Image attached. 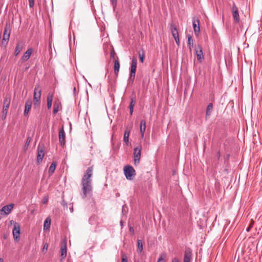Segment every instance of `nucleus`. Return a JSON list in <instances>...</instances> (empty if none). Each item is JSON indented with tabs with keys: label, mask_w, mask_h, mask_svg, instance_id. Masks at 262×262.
Returning a JSON list of instances; mask_svg holds the SVG:
<instances>
[{
	"label": "nucleus",
	"mask_w": 262,
	"mask_h": 262,
	"mask_svg": "<svg viewBox=\"0 0 262 262\" xmlns=\"http://www.w3.org/2000/svg\"><path fill=\"white\" fill-rule=\"evenodd\" d=\"M134 106H132V105L129 106V111H130V114L131 115L133 114V111H134Z\"/></svg>",
	"instance_id": "4c0bfd02"
},
{
	"label": "nucleus",
	"mask_w": 262,
	"mask_h": 262,
	"mask_svg": "<svg viewBox=\"0 0 262 262\" xmlns=\"http://www.w3.org/2000/svg\"><path fill=\"white\" fill-rule=\"evenodd\" d=\"M172 262H178V259H177L175 258L174 259H173V260H172Z\"/></svg>",
	"instance_id": "de8ad7c7"
},
{
	"label": "nucleus",
	"mask_w": 262,
	"mask_h": 262,
	"mask_svg": "<svg viewBox=\"0 0 262 262\" xmlns=\"http://www.w3.org/2000/svg\"><path fill=\"white\" fill-rule=\"evenodd\" d=\"M120 224H121V225H122V221L120 222Z\"/></svg>",
	"instance_id": "603ef678"
},
{
	"label": "nucleus",
	"mask_w": 262,
	"mask_h": 262,
	"mask_svg": "<svg viewBox=\"0 0 262 262\" xmlns=\"http://www.w3.org/2000/svg\"><path fill=\"white\" fill-rule=\"evenodd\" d=\"M33 52L32 48L28 49L22 56L21 60L23 62L27 61L30 57Z\"/></svg>",
	"instance_id": "2eb2a0df"
},
{
	"label": "nucleus",
	"mask_w": 262,
	"mask_h": 262,
	"mask_svg": "<svg viewBox=\"0 0 262 262\" xmlns=\"http://www.w3.org/2000/svg\"><path fill=\"white\" fill-rule=\"evenodd\" d=\"M130 134V130L126 129L124 133L123 141L125 143L126 145L129 143V136Z\"/></svg>",
	"instance_id": "412c9836"
},
{
	"label": "nucleus",
	"mask_w": 262,
	"mask_h": 262,
	"mask_svg": "<svg viewBox=\"0 0 262 262\" xmlns=\"http://www.w3.org/2000/svg\"><path fill=\"white\" fill-rule=\"evenodd\" d=\"M71 211H73V208H72L71 209Z\"/></svg>",
	"instance_id": "3c124183"
},
{
	"label": "nucleus",
	"mask_w": 262,
	"mask_h": 262,
	"mask_svg": "<svg viewBox=\"0 0 262 262\" xmlns=\"http://www.w3.org/2000/svg\"><path fill=\"white\" fill-rule=\"evenodd\" d=\"M22 46L18 43L17 44L16 47H15V52H14V54H15V56H17L19 53L20 52H21V51L22 50Z\"/></svg>",
	"instance_id": "cd10ccee"
},
{
	"label": "nucleus",
	"mask_w": 262,
	"mask_h": 262,
	"mask_svg": "<svg viewBox=\"0 0 262 262\" xmlns=\"http://www.w3.org/2000/svg\"><path fill=\"white\" fill-rule=\"evenodd\" d=\"M41 90L39 85H36L34 90V101L35 103L38 102L40 99Z\"/></svg>",
	"instance_id": "6e6552de"
},
{
	"label": "nucleus",
	"mask_w": 262,
	"mask_h": 262,
	"mask_svg": "<svg viewBox=\"0 0 262 262\" xmlns=\"http://www.w3.org/2000/svg\"><path fill=\"white\" fill-rule=\"evenodd\" d=\"M141 149V146L139 145L134 149V163L135 165L139 164L140 162Z\"/></svg>",
	"instance_id": "20e7f679"
},
{
	"label": "nucleus",
	"mask_w": 262,
	"mask_h": 262,
	"mask_svg": "<svg viewBox=\"0 0 262 262\" xmlns=\"http://www.w3.org/2000/svg\"><path fill=\"white\" fill-rule=\"evenodd\" d=\"M137 61L136 58H133L132 60L129 80L133 82L135 77Z\"/></svg>",
	"instance_id": "7ed1b4c3"
},
{
	"label": "nucleus",
	"mask_w": 262,
	"mask_h": 262,
	"mask_svg": "<svg viewBox=\"0 0 262 262\" xmlns=\"http://www.w3.org/2000/svg\"><path fill=\"white\" fill-rule=\"evenodd\" d=\"M192 253L190 248H186L184 256V262H190L192 259Z\"/></svg>",
	"instance_id": "9b49d317"
},
{
	"label": "nucleus",
	"mask_w": 262,
	"mask_h": 262,
	"mask_svg": "<svg viewBox=\"0 0 262 262\" xmlns=\"http://www.w3.org/2000/svg\"><path fill=\"white\" fill-rule=\"evenodd\" d=\"M170 28L174 39L179 37V33L176 26L174 24H171Z\"/></svg>",
	"instance_id": "a211bd4d"
},
{
	"label": "nucleus",
	"mask_w": 262,
	"mask_h": 262,
	"mask_svg": "<svg viewBox=\"0 0 262 262\" xmlns=\"http://www.w3.org/2000/svg\"><path fill=\"white\" fill-rule=\"evenodd\" d=\"M111 2L113 6H115L117 4V0H111Z\"/></svg>",
	"instance_id": "79ce46f5"
},
{
	"label": "nucleus",
	"mask_w": 262,
	"mask_h": 262,
	"mask_svg": "<svg viewBox=\"0 0 262 262\" xmlns=\"http://www.w3.org/2000/svg\"><path fill=\"white\" fill-rule=\"evenodd\" d=\"M121 262H127V257L125 254H122V261Z\"/></svg>",
	"instance_id": "f704fd0d"
},
{
	"label": "nucleus",
	"mask_w": 262,
	"mask_h": 262,
	"mask_svg": "<svg viewBox=\"0 0 262 262\" xmlns=\"http://www.w3.org/2000/svg\"><path fill=\"white\" fill-rule=\"evenodd\" d=\"M67 256V242L64 240L62 242V247H61V257L62 258H65Z\"/></svg>",
	"instance_id": "dca6fc26"
},
{
	"label": "nucleus",
	"mask_w": 262,
	"mask_h": 262,
	"mask_svg": "<svg viewBox=\"0 0 262 262\" xmlns=\"http://www.w3.org/2000/svg\"><path fill=\"white\" fill-rule=\"evenodd\" d=\"M32 101L31 100H28L26 101L25 103V108L24 112V114L25 116L28 115L30 110L32 106Z\"/></svg>",
	"instance_id": "6ab92c4d"
},
{
	"label": "nucleus",
	"mask_w": 262,
	"mask_h": 262,
	"mask_svg": "<svg viewBox=\"0 0 262 262\" xmlns=\"http://www.w3.org/2000/svg\"><path fill=\"white\" fill-rule=\"evenodd\" d=\"M137 245H138V250L139 252H142L143 250V243L141 239L137 240Z\"/></svg>",
	"instance_id": "c85d7f7f"
},
{
	"label": "nucleus",
	"mask_w": 262,
	"mask_h": 262,
	"mask_svg": "<svg viewBox=\"0 0 262 262\" xmlns=\"http://www.w3.org/2000/svg\"><path fill=\"white\" fill-rule=\"evenodd\" d=\"M66 135L63 127L61 128L59 132V142L61 146H63L65 144Z\"/></svg>",
	"instance_id": "f8f14e48"
},
{
	"label": "nucleus",
	"mask_w": 262,
	"mask_h": 262,
	"mask_svg": "<svg viewBox=\"0 0 262 262\" xmlns=\"http://www.w3.org/2000/svg\"><path fill=\"white\" fill-rule=\"evenodd\" d=\"M12 233L14 241L18 242L20 239V226L19 224L15 223L14 224Z\"/></svg>",
	"instance_id": "39448f33"
},
{
	"label": "nucleus",
	"mask_w": 262,
	"mask_h": 262,
	"mask_svg": "<svg viewBox=\"0 0 262 262\" xmlns=\"http://www.w3.org/2000/svg\"><path fill=\"white\" fill-rule=\"evenodd\" d=\"M115 53L114 51L113 50L111 52V57L114 58L115 57Z\"/></svg>",
	"instance_id": "a19ab883"
},
{
	"label": "nucleus",
	"mask_w": 262,
	"mask_h": 262,
	"mask_svg": "<svg viewBox=\"0 0 262 262\" xmlns=\"http://www.w3.org/2000/svg\"><path fill=\"white\" fill-rule=\"evenodd\" d=\"M11 101L10 97H6L4 98V105L3 107V113H4V115H5V118L6 117L7 112L10 106Z\"/></svg>",
	"instance_id": "1a4fd4ad"
},
{
	"label": "nucleus",
	"mask_w": 262,
	"mask_h": 262,
	"mask_svg": "<svg viewBox=\"0 0 262 262\" xmlns=\"http://www.w3.org/2000/svg\"><path fill=\"white\" fill-rule=\"evenodd\" d=\"M0 262H3V259L2 258H0Z\"/></svg>",
	"instance_id": "8fccbe9b"
},
{
	"label": "nucleus",
	"mask_w": 262,
	"mask_h": 262,
	"mask_svg": "<svg viewBox=\"0 0 262 262\" xmlns=\"http://www.w3.org/2000/svg\"><path fill=\"white\" fill-rule=\"evenodd\" d=\"M56 166V163L55 162H52L49 169V173L50 175H52L54 172Z\"/></svg>",
	"instance_id": "a878e982"
},
{
	"label": "nucleus",
	"mask_w": 262,
	"mask_h": 262,
	"mask_svg": "<svg viewBox=\"0 0 262 262\" xmlns=\"http://www.w3.org/2000/svg\"><path fill=\"white\" fill-rule=\"evenodd\" d=\"M253 224V223L250 224L249 227L246 229L247 231L248 232L250 231L251 228L252 227Z\"/></svg>",
	"instance_id": "c03bdc74"
},
{
	"label": "nucleus",
	"mask_w": 262,
	"mask_h": 262,
	"mask_svg": "<svg viewBox=\"0 0 262 262\" xmlns=\"http://www.w3.org/2000/svg\"><path fill=\"white\" fill-rule=\"evenodd\" d=\"M188 46L190 49V50H191V49L193 47V39L192 37L190 35H188Z\"/></svg>",
	"instance_id": "bb28decb"
},
{
	"label": "nucleus",
	"mask_w": 262,
	"mask_h": 262,
	"mask_svg": "<svg viewBox=\"0 0 262 262\" xmlns=\"http://www.w3.org/2000/svg\"><path fill=\"white\" fill-rule=\"evenodd\" d=\"M195 53L198 60H201L204 58L203 54L202 48L200 45H198L195 47Z\"/></svg>",
	"instance_id": "ddd939ff"
},
{
	"label": "nucleus",
	"mask_w": 262,
	"mask_h": 262,
	"mask_svg": "<svg viewBox=\"0 0 262 262\" xmlns=\"http://www.w3.org/2000/svg\"><path fill=\"white\" fill-rule=\"evenodd\" d=\"M29 4V7L30 8H33L34 5V0H28Z\"/></svg>",
	"instance_id": "c9c22d12"
},
{
	"label": "nucleus",
	"mask_w": 262,
	"mask_h": 262,
	"mask_svg": "<svg viewBox=\"0 0 262 262\" xmlns=\"http://www.w3.org/2000/svg\"><path fill=\"white\" fill-rule=\"evenodd\" d=\"M93 167H88L81 179L82 185V198L85 199L87 195L92 191V180Z\"/></svg>",
	"instance_id": "f257e3e1"
},
{
	"label": "nucleus",
	"mask_w": 262,
	"mask_h": 262,
	"mask_svg": "<svg viewBox=\"0 0 262 262\" xmlns=\"http://www.w3.org/2000/svg\"><path fill=\"white\" fill-rule=\"evenodd\" d=\"M2 118L3 119H5V115H4V113H3V115H2Z\"/></svg>",
	"instance_id": "09e8293b"
},
{
	"label": "nucleus",
	"mask_w": 262,
	"mask_h": 262,
	"mask_svg": "<svg viewBox=\"0 0 262 262\" xmlns=\"http://www.w3.org/2000/svg\"><path fill=\"white\" fill-rule=\"evenodd\" d=\"M128 212V208L126 204L122 206V212L123 215H125Z\"/></svg>",
	"instance_id": "7c9ffc66"
},
{
	"label": "nucleus",
	"mask_w": 262,
	"mask_h": 262,
	"mask_svg": "<svg viewBox=\"0 0 262 262\" xmlns=\"http://www.w3.org/2000/svg\"><path fill=\"white\" fill-rule=\"evenodd\" d=\"M146 129V122L144 120H142L140 121V132L141 134L142 137L144 136V132Z\"/></svg>",
	"instance_id": "5701e85b"
},
{
	"label": "nucleus",
	"mask_w": 262,
	"mask_h": 262,
	"mask_svg": "<svg viewBox=\"0 0 262 262\" xmlns=\"http://www.w3.org/2000/svg\"><path fill=\"white\" fill-rule=\"evenodd\" d=\"M130 100H131V101L130 102L129 105H132V106H135V103H136V97L132 96L130 97Z\"/></svg>",
	"instance_id": "72a5a7b5"
},
{
	"label": "nucleus",
	"mask_w": 262,
	"mask_h": 262,
	"mask_svg": "<svg viewBox=\"0 0 262 262\" xmlns=\"http://www.w3.org/2000/svg\"><path fill=\"white\" fill-rule=\"evenodd\" d=\"M174 40H175V41L177 43V45L179 46H180V40H179V37H178V38H174Z\"/></svg>",
	"instance_id": "ea45409f"
},
{
	"label": "nucleus",
	"mask_w": 262,
	"mask_h": 262,
	"mask_svg": "<svg viewBox=\"0 0 262 262\" xmlns=\"http://www.w3.org/2000/svg\"><path fill=\"white\" fill-rule=\"evenodd\" d=\"M47 202H48V198H43V204H46V203H47Z\"/></svg>",
	"instance_id": "a18cd8bd"
},
{
	"label": "nucleus",
	"mask_w": 262,
	"mask_h": 262,
	"mask_svg": "<svg viewBox=\"0 0 262 262\" xmlns=\"http://www.w3.org/2000/svg\"><path fill=\"white\" fill-rule=\"evenodd\" d=\"M139 58H140V61L141 62H143V61H144V52H142V53H141L140 51L139 52Z\"/></svg>",
	"instance_id": "2f4dec72"
},
{
	"label": "nucleus",
	"mask_w": 262,
	"mask_h": 262,
	"mask_svg": "<svg viewBox=\"0 0 262 262\" xmlns=\"http://www.w3.org/2000/svg\"><path fill=\"white\" fill-rule=\"evenodd\" d=\"M124 173L126 178L128 180H133L136 176V171L133 166L126 165L124 167Z\"/></svg>",
	"instance_id": "f03ea898"
},
{
	"label": "nucleus",
	"mask_w": 262,
	"mask_h": 262,
	"mask_svg": "<svg viewBox=\"0 0 262 262\" xmlns=\"http://www.w3.org/2000/svg\"><path fill=\"white\" fill-rule=\"evenodd\" d=\"M14 207L13 204H10L9 205L4 206L0 210V213L4 215L9 214Z\"/></svg>",
	"instance_id": "9d476101"
},
{
	"label": "nucleus",
	"mask_w": 262,
	"mask_h": 262,
	"mask_svg": "<svg viewBox=\"0 0 262 262\" xmlns=\"http://www.w3.org/2000/svg\"><path fill=\"white\" fill-rule=\"evenodd\" d=\"M30 142H31V138H30V137L27 138L25 145L26 146H28L29 144H30Z\"/></svg>",
	"instance_id": "58836bf2"
},
{
	"label": "nucleus",
	"mask_w": 262,
	"mask_h": 262,
	"mask_svg": "<svg viewBox=\"0 0 262 262\" xmlns=\"http://www.w3.org/2000/svg\"><path fill=\"white\" fill-rule=\"evenodd\" d=\"M53 99V94L49 93L47 96V107L48 110L51 108Z\"/></svg>",
	"instance_id": "aec40b11"
},
{
	"label": "nucleus",
	"mask_w": 262,
	"mask_h": 262,
	"mask_svg": "<svg viewBox=\"0 0 262 262\" xmlns=\"http://www.w3.org/2000/svg\"><path fill=\"white\" fill-rule=\"evenodd\" d=\"M45 156L44 149L43 147H38V153L37 156V162L38 163H40Z\"/></svg>",
	"instance_id": "4468645a"
},
{
	"label": "nucleus",
	"mask_w": 262,
	"mask_h": 262,
	"mask_svg": "<svg viewBox=\"0 0 262 262\" xmlns=\"http://www.w3.org/2000/svg\"><path fill=\"white\" fill-rule=\"evenodd\" d=\"M51 225V219L50 217H47L44 222L43 229L48 230L50 228Z\"/></svg>",
	"instance_id": "393cba45"
},
{
	"label": "nucleus",
	"mask_w": 262,
	"mask_h": 262,
	"mask_svg": "<svg viewBox=\"0 0 262 262\" xmlns=\"http://www.w3.org/2000/svg\"><path fill=\"white\" fill-rule=\"evenodd\" d=\"M11 27L9 24H6L5 29H4V32L3 35V41L2 42L4 43V42H6V43L8 42L9 39L10 35L11 33Z\"/></svg>",
	"instance_id": "423d86ee"
},
{
	"label": "nucleus",
	"mask_w": 262,
	"mask_h": 262,
	"mask_svg": "<svg viewBox=\"0 0 262 262\" xmlns=\"http://www.w3.org/2000/svg\"><path fill=\"white\" fill-rule=\"evenodd\" d=\"M231 10L232 12L233 18L234 21L236 23H239V16L238 14V10L234 2H233Z\"/></svg>",
	"instance_id": "0eeeda50"
},
{
	"label": "nucleus",
	"mask_w": 262,
	"mask_h": 262,
	"mask_svg": "<svg viewBox=\"0 0 262 262\" xmlns=\"http://www.w3.org/2000/svg\"><path fill=\"white\" fill-rule=\"evenodd\" d=\"M129 230L130 232L134 233V228L133 227H132V226L129 227Z\"/></svg>",
	"instance_id": "37998d69"
},
{
	"label": "nucleus",
	"mask_w": 262,
	"mask_h": 262,
	"mask_svg": "<svg viewBox=\"0 0 262 262\" xmlns=\"http://www.w3.org/2000/svg\"><path fill=\"white\" fill-rule=\"evenodd\" d=\"M76 89L75 87H74L73 88V93L75 94L76 93Z\"/></svg>",
	"instance_id": "49530a36"
},
{
	"label": "nucleus",
	"mask_w": 262,
	"mask_h": 262,
	"mask_svg": "<svg viewBox=\"0 0 262 262\" xmlns=\"http://www.w3.org/2000/svg\"><path fill=\"white\" fill-rule=\"evenodd\" d=\"M59 110V106L58 104H54L53 114H56Z\"/></svg>",
	"instance_id": "473e14b6"
},
{
	"label": "nucleus",
	"mask_w": 262,
	"mask_h": 262,
	"mask_svg": "<svg viewBox=\"0 0 262 262\" xmlns=\"http://www.w3.org/2000/svg\"><path fill=\"white\" fill-rule=\"evenodd\" d=\"M193 27L194 29V33L198 35L200 32V21L199 19L193 20Z\"/></svg>",
	"instance_id": "f3484780"
},
{
	"label": "nucleus",
	"mask_w": 262,
	"mask_h": 262,
	"mask_svg": "<svg viewBox=\"0 0 262 262\" xmlns=\"http://www.w3.org/2000/svg\"><path fill=\"white\" fill-rule=\"evenodd\" d=\"M166 255L165 253L161 254L158 258L157 262H165V258H166Z\"/></svg>",
	"instance_id": "c756f323"
},
{
	"label": "nucleus",
	"mask_w": 262,
	"mask_h": 262,
	"mask_svg": "<svg viewBox=\"0 0 262 262\" xmlns=\"http://www.w3.org/2000/svg\"><path fill=\"white\" fill-rule=\"evenodd\" d=\"M119 68H120V64L118 60V59L115 60V63H114V72L116 76H118L119 71Z\"/></svg>",
	"instance_id": "4be33fe9"
},
{
	"label": "nucleus",
	"mask_w": 262,
	"mask_h": 262,
	"mask_svg": "<svg viewBox=\"0 0 262 262\" xmlns=\"http://www.w3.org/2000/svg\"><path fill=\"white\" fill-rule=\"evenodd\" d=\"M213 109V104L212 103H210L208 104L207 107L206 112V118L209 117L211 114V112Z\"/></svg>",
	"instance_id": "b1692460"
},
{
	"label": "nucleus",
	"mask_w": 262,
	"mask_h": 262,
	"mask_svg": "<svg viewBox=\"0 0 262 262\" xmlns=\"http://www.w3.org/2000/svg\"><path fill=\"white\" fill-rule=\"evenodd\" d=\"M48 244L47 243H45L43 245V248H42V252H44L45 251H47L48 250Z\"/></svg>",
	"instance_id": "e433bc0d"
}]
</instances>
